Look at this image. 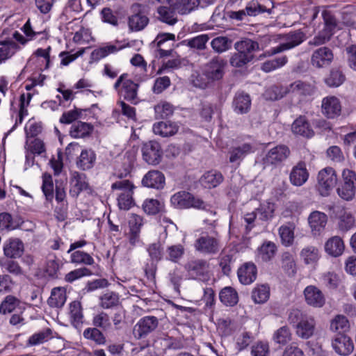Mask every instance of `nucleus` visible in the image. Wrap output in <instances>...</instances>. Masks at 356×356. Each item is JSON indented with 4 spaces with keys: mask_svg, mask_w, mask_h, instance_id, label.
Masks as SVG:
<instances>
[{
    "mask_svg": "<svg viewBox=\"0 0 356 356\" xmlns=\"http://www.w3.org/2000/svg\"><path fill=\"white\" fill-rule=\"evenodd\" d=\"M288 320L296 329V334L303 339L312 337L316 330L314 318L298 309H293L289 314Z\"/></svg>",
    "mask_w": 356,
    "mask_h": 356,
    "instance_id": "1",
    "label": "nucleus"
},
{
    "mask_svg": "<svg viewBox=\"0 0 356 356\" xmlns=\"http://www.w3.org/2000/svg\"><path fill=\"white\" fill-rule=\"evenodd\" d=\"M139 84L129 77L128 73H122L113 84V89L117 92L118 100H126L127 102L137 105L139 103Z\"/></svg>",
    "mask_w": 356,
    "mask_h": 356,
    "instance_id": "2",
    "label": "nucleus"
},
{
    "mask_svg": "<svg viewBox=\"0 0 356 356\" xmlns=\"http://www.w3.org/2000/svg\"><path fill=\"white\" fill-rule=\"evenodd\" d=\"M170 204L177 209H204L206 207V204L202 200L195 197L186 191H179L173 194L170 197Z\"/></svg>",
    "mask_w": 356,
    "mask_h": 356,
    "instance_id": "3",
    "label": "nucleus"
},
{
    "mask_svg": "<svg viewBox=\"0 0 356 356\" xmlns=\"http://www.w3.org/2000/svg\"><path fill=\"white\" fill-rule=\"evenodd\" d=\"M159 323L158 318L154 316H143L134 325L133 334L137 339H145L156 331Z\"/></svg>",
    "mask_w": 356,
    "mask_h": 356,
    "instance_id": "4",
    "label": "nucleus"
},
{
    "mask_svg": "<svg viewBox=\"0 0 356 356\" xmlns=\"http://www.w3.org/2000/svg\"><path fill=\"white\" fill-rule=\"evenodd\" d=\"M343 181L337 188V193L344 200H351L355 194L356 175L348 169L344 170L342 173Z\"/></svg>",
    "mask_w": 356,
    "mask_h": 356,
    "instance_id": "5",
    "label": "nucleus"
},
{
    "mask_svg": "<svg viewBox=\"0 0 356 356\" xmlns=\"http://www.w3.org/2000/svg\"><path fill=\"white\" fill-rule=\"evenodd\" d=\"M145 5L134 3L131 6L132 15L129 17L128 24L131 30L139 31L145 29L149 23V18L145 15Z\"/></svg>",
    "mask_w": 356,
    "mask_h": 356,
    "instance_id": "6",
    "label": "nucleus"
},
{
    "mask_svg": "<svg viewBox=\"0 0 356 356\" xmlns=\"http://www.w3.org/2000/svg\"><path fill=\"white\" fill-rule=\"evenodd\" d=\"M337 177L332 168H326L318 172L317 188L322 196H327L335 186Z\"/></svg>",
    "mask_w": 356,
    "mask_h": 356,
    "instance_id": "7",
    "label": "nucleus"
},
{
    "mask_svg": "<svg viewBox=\"0 0 356 356\" xmlns=\"http://www.w3.org/2000/svg\"><path fill=\"white\" fill-rule=\"evenodd\" d=\"M142 155L143 160L148 164L153 165L159 164L163 155L160 143L155 140H149L143 143Z\"/></svg>",
    "mask_w": 356,
    "mask_h": 356,
    "instance_id": "8",
    "label": "nucleus"
},
{
    "mask_svg": "<svg viewBox=\"0 0 356 356\" xmlns=\"http://www.w3.org/2000/svg\"><path fill=\"white\" fill-rule=\"evenodd\" d=\"M270 39L268 36H264L261 44L249 38H245L234 44L236 50L241 52L243 54L250 56V60L254 58L253 53L260 49H264L267 46V42H270Z\"/></svg>",
    "mask_w": 356,
    "mask_h": 356,
    "instance_id": "9",
    "label": "nucleus"
},
{
    "mask_svg": "<svg viewBox=\"0 0 356 356\" xmlns=\"http://www.w3.org/2000/svg\"><path fill=\"white\" fill-rule=\"evenodd\" d=\"M334 60V54L327 47H321L314 50L311 56V65L321 69L329 67Z\"/></svg>",
    "mask_w": 356,
    "mask_h": 356,
    "instance_id": "10",
    "label": "nucleus"
},
{
    "mask_svg": "<svg viewBox=\"0 0 356 356\" xmlns=\"http://www.w3.org/2000/svg\"><path fill=\"white\" fill-rule=\"evenodd\" d=\"M271 11V8H267L266 6L259 3L257 1H251L246 6L245 10L229 11L227 14L231 19L242 20L246 15L254 17L264 13L270 14Z\"/></svg>",
    "mask_w": 356,
    "mask_h": 356,
    "instance_id": "11",
    "label": "nucleus"
},
{
    "mask_svg": "<svg viewBox=\"0 0 356 356\" xmlns=\"http://www.w3.org/2000/svg\"><path fill=\"white\" fill-rule=\"evenodd\" d=\"M290 155V149L286 145H280L270 149L263 158L265 166L277 165L285 161Z\"/></svg>",
    "mask_w": 356,
    "mask_h": 356,
    "instance_id": "12",
    "label": "nucleus"
},
{
    "mask_svg": "<svg viewBox=\"0 0 356 356\" xmlns=\"http://www.w3.org/2000/svg\"><path fill=\"white\" fill-rule=\"evenodd\" d=\"M122 166H124L122 170H118L115 172V175L117 178L120 179L122 180L116 181L111 184V188L113 191H121L122 193H127L134 191L135 186L134 183L129 179H122L127 176H129L131 173V165L124 163Z\"/></svg>",
    "mask_w": 356,
    "mask_h": 356,
    "instance_id": "13",
    "label": "nucleus"
},
{
    "mask_svg": "<svg viewBox=\"0 0 356 356\" xmlns=\"http://www.w3.org/2000/svg\"><path fill=\"white\" fill-rule=\"evenodd\" d=\"M143 225V218L136 213H132L128 221L129 232L126 234L131 246H136L140 242V232Z\"/></svg>",
    "mask_w": 356,
    "mask_h": 356,
    "instance_id": "14",
    "label": "nucleus"
},
{
    "mask_svg": "<svg viewBox=\"0 0 356 356\" xmlns=\"http://www.w3.org/2000/svg\"><path fill=\"white\" fill-rule=\"evenodd\" d=\"M332 346L338 355L342 356L350 355L354 350L353 340L350 337L343 333H337L333 337Z\"/></svg>",
    "mask_w": 356,
    "mask_h": 356,
    "instance_id": "15",
    "label": "nucleus"
},
{
    "mask_svg": "<svg viewBox=\"0 0 356 356\" xmlns=\"http://www.w3.org/2000/svg\"><path fill=\"white\" fill-rule=\"evenodd\" d=\"M92 188L86 180L85 174L79 172H74L71 178V187L69 193L71 197L77 198L83 191H87L91 193Z\"/></svg>",
    "mask_w": 356,
    "mask_h": 356,
    "instance_id": "16",
    "label": "nucleus"
},
{
    "mask_svg": "<svg viewBox=\"0 0 356 356\" xmlns=\"http://www.w3.org/2000/svg\"><path fill=\"white\" fill-rule=\"evenodd\" d=\"M141 184L148 188L162 190L165 186V177L162 172L151 170L143 176Z\"/></svg>",
    "mask_w": 356,
    "mask_h": 356,
    "instance_id": "17",
    "label": "nucleus"
},
{
    "mask_svg": "<svg viewBox=\"0 0 356 356\" xmlns=\"http://www.w3.org/2000/svg\"><path fill=\"white\" fill-rule=\"evenodd\" d=\"M321 112L327 118L334 119L341 115V104L335 96H327L322 99Z\"/></svg>",
    "mask_w": 356,
    "mask_h": 356,
    "instance_id": "18",
    "label": "nucleus"
},
{
    "mask_svg": "<svg viewBox=\"0 0 356 356\" xmlns=\"http://www.w3.org/2000/svg\"><path fill=\"white\" fill-rule=\"evenodd\" d=\"M189 278L200 281L207 280V264L202 259L191 261L186 265Z\"/></svg>",
    "mask_w": 356,
    "mask_h": 356,
    "instance_id": "19",
    "label": "nucleus"
},
{
    "mask_svg": "<svg viewBox=\"0 0 356 356\" xmlns=\"http://www.w3.org/2000/svg\"><path fill=\"white\" fill-rule=\"evenodd\" d=\"M303 293L307 304L313 307L321 308L325 303V298L324 294L316 286H307L305 289Z\"/></svg>",
    "mask_w": 356,
    "mask_h": 356,
    "instance_id": "20",
    "label": "nucleus"
},
{
    "mask_svg": "<svg viewBox=\"0 0 356 356\" xmlns=\"http://www.w3.org/2000/svg\"><path fill=\"white\" fill-rule=\"evenodd\" d=\"M55 199L59 207L55 209V212L62 217L63 220L67 215L68 203L65 192V184L63 181H56Z\"/></svg>",
    "mask_w": 356,
    "mask_h": 356,
    "instance_id": "21",
    "label": "nucleus"
},
{
    "mask_svg": "<svg viewBox=\"0 0 356 356\" xmlns=\"http://www.w3.org/2000/svg\"><path fill=\"white\" fill-rule=\"evenodd\" d=\"M287 93L295 96L307 97L312 95L315 92V86L308 82L296 80L286 86Z\"/></svg>",
    "mask_w": 356,
    "mask_h": 356,
    "instance_id": "22",
    "label": "nucleus"
},
{
    "mask_svg": "<svg viewBox=\"0 0 356 356\" xmlns=\"http://www.w3.org/2000/svg\"><path fill=\"white\" fill-rule=\"evenodd\" d=\"M218 241L209 235L201 236L195 242L196 250L204 254H213L218 250Z\"/></svg>",
    "mask_w": 356,
    "mask_h": 356,
    "instance_id": "23",
    "label": "nucleus"
},
{
    "mask_svg": "<svg viewBox=\"0 0 356 356\" xmlns=\"http://www.w3.org/2000/svg\"><path fill=\"white\" fill-rule=\"evenodd\" d=\"M308 177L309 172L303 161H300L293 166L289 175L291 183L296 186H302L307 181Z\"/></svg>",
    "mask_w": 356,
    "mask_h": 356,
    "instance_id": "24",
    "label": "nucleus"
},
{
    "mask_svg": "<svg viewBox=\"0 0 356 356\" xmlns=\"http://www.w3.org/2000/svg\"><path fill=\"white\" fill-rule=\"evenodd\" d=\"M24 252V244L19 238H8L3 243V253L6 257L16 259L20 257Z\"/></svg>",
    "mask_w": 356,
    "mask_h": 356,
    "instance_id": "25",
    "label": "nucleus"
},
{
    "mask_svg": "<svg viewBox=\"0 0 356 356\" xmlns=\"http://www.w3.org/2000/svg\"><path fill=\"white\" fill-rule=\"evenodd\" d=\"M237 273L241 283L243 284H250L256 280L257 274V266L252 262H246L238 268Z\"/></svg>",
    "mask_w": 356,
    "mask_h": 356,
    "instance_id": "26",
    "label": "nucleus"
},
{
    "mask_svg": "<svg viewBox=\"0 0 356 356\" xmlns=\"http://www.w3.org/2000/svg\"><path fill=\"white\" fill-rule=\"evenodd\" d=\"M69 318L72 325L78 329L83 323V312L82 305L79 300H74L69 305Z\"/></svg>",
    "mask_w": 356,
    "mask_h": 356,
    "instance_id": "27",
    "label": "nucleus"
},
{
    "mask_svg": "<svg viewBox=\"0 0 356 356\" xmlns=\"http://www.w3.org/2000/svg\"><path fill=\"white\" fill-rule=\"evenodd\" d=\"M308 222L312 233L316 235L319 234L325 227L327 217L324 213L315 211L309 216Z\"/></svg>",
    "mask_w": 356,
    "mask_h": 356,
    "instance_id": "28",
    "label": "nucleus"
},
{
    "mask_svg": "<svg viewBox=\"0 0 356 356\" xmlns=\"http://www.w3.org/2000/svg\"><path fill=\"white\" fill-rule=\"evenodd\" d=\"M206 74L211 81L222 78V58L214 56L206 65Z\"/></svg>",
    "mask_w": 356,
    "mask_h": 356,
    "instance_id": "29",
    "label": "nucleus"
},
{
    "mask_svg": "<svg viewBox=\"0 0 356 356\" xmlns=\"http://www.w3.org/2000/svg\"><path fill=\"white\" fill-rule=\"evenodd\" d=\"M285 38L286 42L277 46L278 49L277 50L280 53L300 44L305 40V35L300 31H296L287 34Z\"/></svg>",
    "mask_w": 356,
    "mask_h": 356,
    "instance_id": "30",
    "label": "nucleus"
},
{
    "mask_svg": "<svg viewBox=\"0 0 356 356\" xmlns=\"http://www.w3.org/2000/svg\"><path fill=\"white\" fill-rule=\"evenodd\" d=\"M233 106L234 111L238 114L247 113L251 107L250 95L243 91L237 92L233 102Z\"/></svg>",
    "mask_w": 356,
    "mask_h": 356,
    "instance_id": "31",
    "label": "nucleus"
},
{
    "mask_svg": "<svg viewBox=\"0 0 356 356\" xmlns=\"http://www.w3.org/2000/svg\"><path fill=\"white\" fill-rule=\"evenodd\" d=\"M179 127L170 121H161L153 125V131L155 134L162 137H170L177 133Z\"/></svg>",
    "mask_w": 356,
    "mask_h": 356,
    "instance_id": "32",
    "label": "nucleus"
},
{
    "mask_svg": "<svg viewBox=\"0 0 356 356\" xmlns=\"http://www.w3.org/2000/svg\"><path fill=\"white\" fill-rule=\"evenodd\" d=\"M21 303V300L17 297L12 295H8L3 298L0 304V314L6 315L16 312L18 310L22 309Z\"/></svg>",
    "mask_w": 356,
    "mask_h": 356,
    "instance_id": "33",
    "label": "nucleus"
},
{
    "mask_svg": "<svg viewBox=\"0 0 356 356\" xmlns=\"http://www.w3.org/2000/svg\"><path fill=\"white\" fill-rule=\"evenodd\" d=\"M93 129L94 127L92 124L81 121H77L70 127V135L74 138H83L89 136L92 134Z\"/></svg>",
    "mask_w": 356,
    "mask_h": 356,
    "instance_id": "34",
    "label": "nucleus"
},
{
    "mask_svg": "<svg viewBox=\"0 0 356 356\" xmlns=\"http://www.w3.org/2000/svg\"><path fill=\"white\" fill-rule=\"evenodd\" d=\"M346 81V76L339 67L330 69L328 74L324 79V82L330 88H337Z\"/></svg>",
    "mask_w": 356,
    "mask_h": 356,
    "instance_id": "35",
    "label": "nucleus"
},
{
    "mask_svg": "<svg viewBox=\"0 0 356 356\" xmlns=\"http://www.w3.org/2000/svg\"><path fill=\"white\" fill-rule=\"evenodd\" d=\"M104 331L94 326L86 328L83 332L85 339L94 342L96 345L103 346L106 343V337Z\"/></svg>",
    "mask_w": 356,
    "mask_h": 356,
    "instance_id": "36",
    "label": "nucleus"
},
{
    "mask_svg": "<svg viewBox=\"0 0 356 356\" xmlns=\"http://www.w3.org/2000/svg\"><path fill=\"white\" fill-rule=\"evenodd\" d=\"M70 254V262L76 266L80 265L87 267L95 263L92 256L83 250L74 251Z\"/></svg>",
    "mask_w": 356,
    "mask_h": 356,
    "instance_id": "37",
    "label": "nucleus"
},
{
    "mask_svg": "<svg viewBox=\"0 0 356 356\" xmlns=\"http://www.w3.org/2000/svg\"><path fill=\"white\" fill-rule=\"evenodd\" d=\"M293 134L300 135L306 138H310L314 135V131L309 122L303 116L297 118L291 126Z\"/></svg>",
    "mask_w": 356,
    "mask_h": 356,
    "instance_id": "38",
    "label": "nucleus"
},
{
    "mask_svg": "<svg viewBox=\"0 0 356 356\" xmlns=\"http://www.w3.org/2000/svg\"><path fill=\"white\" fill-rule=\"evenodd\" d=\"M95 161L96 154L92 149H83L76 161V165L81 170H88L93 167Z\"/></svg>",
    "mask_w": 356,
    "mask_h": 356,
    "instance_id": "39",
    "label": "nucleus"
},
{
    "mask_svg": "<svg viewBox=\"0 0 356 356\" xmlns=\"http://www.w3.org/2000/svg\"><path fill=\"white\" fill-rule=\"evenodd\" d=\"M344 243L339 236L330 238L325 245V250L330 255L337 257L340 256L344 250Z\"/></svg>",
    "mask_w": 356,
    "mask_h": 356,
    "instance_id": "40",
    "label": "nucleus"
},
{
    "mask_svg": "<svg viewBox=\"0 0 356 356\" xmlns=\"http://www.w3.org/2000/svg\"><path fill=\"white\" fill-rule=\"evenodd\" d=\"M52 338V330L50 328L47 327L30 336L27 340L26 345L27 346H38L49 341Z\"/></svg>",
    "mask_w": 356,
    "mask_h": 356,
    "instance_id": "41",
    "label": "nucleus"
},
{
    "mask_svg": "<svg viewBox=\"0 0 356 356\" xmlns=\"http://www.w3.org/2000/svg\"><path fill=\"white\" fill-rule=\"evenodd\" d=\"M83 10L81 0H68L62 13V17L65 20L72 22L76 18L74 15Z\"/></svg>",
    "mask_w": 356,
    "mask_h": 356,
    "instance_id": "42",
    "label": "nucleus"
},
{
    "mask_svg": "<svg viewBox=\"0 0 356 356\" xmlns=\"http://www.w3.org/2000/svg\"><path fill=\"white\" fill-rule=\"evenodd\" d=\"M67 300L66 291L62 287L54 288L47 302L51 307L61 308Z\"/></svg>",
    "mask_w": 356,
    "mask_h": 356,
    "instance_id": "43",
    "label": "nucleus"
},
{
    "mask_svg": "<svg viewBox=\"0 0 356 356\" xmlns=\"http://www.w3.org/2000/svg\"><path fill=\"white\" fill-rule=\"evenodd\" d=\"M92 325L105 332L109 331L112 327L111 317L103 311L93 314Z\"/></svg>",
    "mask_w": 356,
    "mask_h": 356,
    "instance_id": "44",
    "label": "nucleus"
},
{
    "mask_svg": "<svg viewBox=\"0 0 356 356\" xmlns=\"http://www.w3.org/2000/svg\"><path fill=\"white\" fill-rule=\"evenodd\" d=\"M0 64L10 58L18 50V44L13 40H3L0 42Z\"/></svg>",
    "mask_w": 356,
    "mask_h": 356,
    "instance_id": "45",
    "label": "nucleus"
},
{
    "mask_svg": "<svg viewBox=\"0 0 356 356\" xmlns=\"http://www.w3.org/2000/svg\"><path fill=\"white\" fill-rule=\"evenodd\" d=\"M252 151V146L248 143L243 144L237 147L232 148L229 151V161L230 163L239 164L241 161Z\"/></svg>",
    "mask_w": 356,
    "mask_h": 356,
    "instance_id": "46",
    "label": "nucleus"
},
{
    "mask_svg": "<svg viewBox=\"0 0 356 356\" xmlns=\"http://www.w3.org/2000/svg\"><path fill=\"white\" fill-rule=\"evenodd\" d=\"M93 275V272L90 268L86 266H81L66 273L64 277V280L67 283L72 284L76 280L83 277H90Z\"/></svg>",
    "mask_w": 356,
    "mask_h": 356,
    "instance_id": "47",
    "label": "nucleus"
},
{
    "mask_svg": "<svg viewBox=\"0 0 356 356\" xmlns=\"http://www.w3.org/2000/svg\"><path fill=\"white\" fill-rule=\"evenodd\" d=\"M129 47V44L123 45L120 48H118L115 45H108L103 47H99L94 49L90 55V58L95 62H97L101 59L106 57L110 54L115 53L118 51L122 49L124 47Z\"/></svg>",
    "mask_w": 356,
    "mask_h": 356,
    "instance_id": "48",
    "label": "nucleus"
},
{
    "mask_svg": "<svg viewBox=\"0 0 356 356\" xmlns=\"http://www.w3.org/2000/svg\"><path fill=\"white\" fill-rule=\"evenodd\" d=\"M185 249L183 245L176 244L167 247L165 252V259L173 263H177L184 256Z\"/></svg>",
    "mask_w": 356,
    "mask_h": 356,
    "instance_id": "49",
    "label": "nucleus"
},
{
    "mask_svg": "<svg viewBox=\"0 0 356 356\" xmlns=\"http://www.w3.org/2000/svg\"><path fill=\"white\" fill-rule=\"evenodd\" d=\"M222 176L215 171L211 170L205 172L200 178V183L207 188H211L217 186L221 181Z\"/></svg>",
    "mask_w": 356,
    "mask_h": 356,
    "instance_id": "50",
    "label": "nucleus"
},
{
    "mask_svg": "<svg viewBox=\"0 0 356 356\" xmlns=\"http://www.w3.org/2000/svg\"><path fill=\"white\" fill-rule=\"evenodd\" d=\"M287 62L288 58L286 56L277 57L264 62L261 65V69L264 72L268 73L282 67L287 63Z\"/></svg>",
    "mask_w": 356,
    "mask_h": 356,
    "instance_id": "51",
    "label": "nucleus"
},
{
    "mask_svg": "<svg viewBox=\"0 0 356 356\" xmlns=\"http://www.w3.org/2000/svg\"><path fill=\"white\" fill-rule=\"evenodd\" d=\"M42 191L46 200L52 203L54 198L53 179L50 174L44 173L42 175Z\"/></svg>",
    "mask_w": 356,
    "mask_h": 356,
    "instance_id": "52",
    "label": "nucleus"
},
{
    "mask_svg": "<svg viewBox=\"0 0 356 356\" xmlns=\"http://www.w3.org/2000/svg\"><path fill=\"white\" fill-rule=\"evenodd\" d=\"M164 205L156 199H146L143 204V209L149 216H155L163 209Z\"/></svg>",
    "mask_w": 356,
    "mask_h": 356,
    "instance_id": "53",
    "label": "nucleus"
},
{
    "mask_svg": "<svg viewBox=\"0 0 356 356\" xmlns=\"http://www.w3.org/2000/svg\"><path fill=\"white\" fill-rule=\"evenodd\" d=\"M17 227V224L10 213H0V233L8 232L15 229Z\"/></svg>",
    "mask_w": 356,
    "mask_h": 356,
    "instance_id": "54",
    "label": "nucleus"
},
{
    "mask_svg": "<svg viewBox=\"0 0 356 356\" xmlns=\"http://www.w3.org/2000/svg\"><path fill=\"white\" fill-rule=\"evenodd\" d=\"M270 289L267 285L262 284L255 287L252 292V298L255 303L262 304L268 300Z\"/></svg>",
    "mask_w": 356,
    "mask_h": 356,
    "instance_id": "55",
    "label": "nucleus"
},
{
    "mask_svg": "<svg viewBox=\"0 0 356 356\" xmlns=\"http://www.w3.org/2000/svg\"><path fill=\"white\" fill-rule=\"evenodd\" d=\"M200 3V0H175L172 5L181 14L193 10Z\"/></svg>",
    "mask_w": 356,
    "mask_h": 356,
    "instance_id": "56",
    "label": "nucleus"
},
{
    "mask_svg": "<svg viewBox=\"0 0 356 356\" xmlns=\"http://www.w3.org/2000/svg\"><path fill=\"white\" fill-rule=\"evenodd\" d=\"M282 268L288 275H293L296 272V264L293 256L289 252H284L281 257Z\"/></svg>",
    "mask_w": 356,
    "mask_h": 356,
    "instance_id": "57",
    "label": "nucleus"
},
{
    "mask_svg": "<svg viewBox=\"0 0 356 356\" xmlns=\"http://www.w3.org/2000/svg\"><path fill=\"white\" fill-rule=\"evenodd\" d=\"M275 208V204L272 202H266L261 204L259 207L256 209L259 219L266 221L272 218Z\"/></svg>",
    "mask_w": 356,
    "mask_h": 356,
    "instance_id": "58",
    "label": "nucleus"
},
{
    "mask_svg": "<svg viewBox=\"0 0 356 356\" xmlns=\"http://www.w3.org/2000/svg\"><path fill=\"white\" fill-rule=\"evenodd\" d=\"M277 248L275 243L268 241L263 243L259 248V254L264 261H268L274 257Z\"/></svg>",
    "mask_w": 356,
    "mask_h": 356,
    "instance_id": "59",
    "label": "nucleus"
},
{
    "mask_svg": "<svg viewBox=\"0 0 356 356\" xmlns=\"http://www.w3.org/2000/svg\"><path fill=\"white\" fill-rule=\"evenodd\" d=\"M126 100H118L117 106L120 108V113L128 120L132 122L137 121L136 109L135 107L129 105Z\"/></svg>",
    "mask_w": 356,
    "mask_h": 356,
    "instance_id": "60",
    "label": "nucleus"
},
{
    "mask_svg": "<svg viewBox=\"0 0 356 356\" xmlns=\"http://www.w3.org/2000/svg\"><path fill=\"white\" fill-rule=\"evenodd\" d=\"M134 191L121 193L118 197V205L120 209L127 211L134 206L133 197Z\"/></svg>",
    "mask_w": 356,
    "mask_h": 356,
    "instance_id": "61",
    "label": "nucleus"
},
{
    "mask_svg": "<svg viewBox=\"0 0 356 356\" xmlns=\"http://www.w3.org/2000/svg\"><path fill=\"white\" fill-rule=\"evenodd\" d=\"M119 303L118 294L115 292H107L100 298V305L104 309H111Z\"/></svg>",
    "mask_w": 356,
    "mask_h": 356,
    "instance_id": "62",
    "label": "nucleus"
},
{
    "mask_svg": "<svg viewBox=\"0 0 356 356\" xmlns=\"http://www.w3.org/2000/svg\"><path fill=\"white\" fill-rule=\"evenodd\" d=\"M333 33L324 29L318 32L312 40L308 42L310 46L318 47L329 42L332 36Z\"/></svg>",
    "mask_w": 356,
    "mask_h": 356,
    "instance_id": "63",
    "label": "nucleus"
},
{
    "mask_svg": "<svg viewBox=\"0 0 356 356\" xmlns=\"http://www.w3.org/2000/svg\"><path fill=\"white\" fill-rule=\"evenodd\" d=\"M147 250L151 262L157 263L163 259V248L159 242L149 244Z\"/></svg>",
    "mask_w": 356,
    "mask_h": 356,
    "instance_id": "64",
    "label": "nucleus"
}]
</instances>
